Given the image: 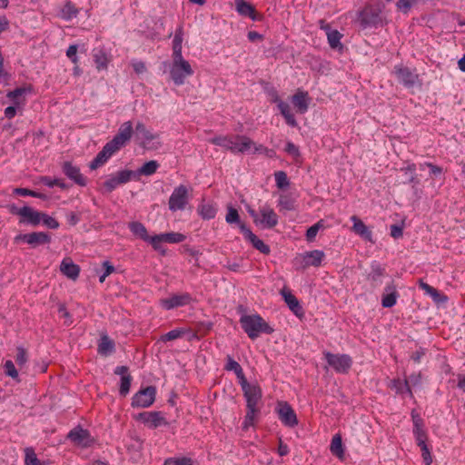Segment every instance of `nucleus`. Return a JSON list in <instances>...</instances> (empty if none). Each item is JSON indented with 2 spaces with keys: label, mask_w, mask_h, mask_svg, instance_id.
Here are the masks:
<instances>
[{
  "label": "nucleus",
  "mask_w": 465,
  "mask_h": 465,
  "mask_svg": "<svg viewBox=\"0 0 465 465\" xmlns=\"http://www.w3.org/2000/svg\"><path fill=\"white\" fill-rule=\"evenodd\" d=\"M155 396L156 388L154 386H147L134 394L131 405L133 408H148L153 404Z\"/></svg>",
  "instance_id": "6"
},
{
  "label": "nucleus",
  "mask_w": 465,
  "mask_h": 465,
  "mask_svg": "<svg viewBox=\"0 0 465 465\" xmlns=\"http://www.w3.org/2000/svg\"><path fill=\"white\" fill-rule=\"evenodd\" d=\"M272 102L277 104L278 109L284 117L286 124L292 127L297 126V121L291 111L290 105L280 98L278 93H275V99Z\"/></svg>",
  "instance_id": "24"
},
{
  "label": "nucleus",
  "mask_w": 465,
  "mask_h": 465,
  "mask_svg": "<svg viewBox=\"0 0 465 465\" xmlns=\"http://www.w3.org/2000/svg\"><path fill=\"white\" fill-rule=\"evenodd\" d=\"M194 461L189 457H172L167 458L163 465H193Z\"/></svg>",
  "instance_id": "48"
},
{
  "label": "nucleus",
  "mask_w": 465,
  "mask_h": 465,
  "mask_svg": "<svg viewBox=\"0 0 465 465\" xmlns=\"http://www.w3.org/2000/svg\"><path fill=\"white\" fill-rule=\"evenodd\" d=\"M25 465H42V462L37 458L33 448H26L25 450Z\"/></svg>",
  "instance_id": "51"
},
{
  "label": "nucleus",
  "mask_w": 465,
  "mask_h": 465,
  "mask_svg": "<svg viewBox=\"0 0 465 465\" xmlns=\"http://www.w3.org/2000/svg\"><path fill=\"white\" fill-rule=\"evenodd\" d=\"M284 150L287 153L294 157L300 156L299 148L292 142H287Z\"/></svg>",
  "instance_id": "64"
},
{
  "label": "nucleus",
  "mask_w": 465,
  "mask_h": 465,
  "mask_svg": "<svg viewBox=\"0 0 465 465\" xmlns=\"http://www.w3.org/2000/svg\"><path fill=\"white\" fill-rule=\"evenodd\" d=\"M224 368L226 371H232L234 373L242 369V366L236 361H234L230 355L227 356V362Z\"/></svg>",
  "instance_id": "60"
},
{
  "label": "nucleus",
  "mask_w": 465,
  "mask_h": 465,
  "mask_svg": "<svg viewBox=\"0 0 465 465\" xmlns=\"http://www.w3.org/2000/svg\"><path fill=\"white\" fill-rule=\"evenodd\" d=\"M151 243L152 247L160 252L163 255H165V250L163 248L162 243L163 242L160 234H156L154 236H149V239L146 241Z\"/></svg>",
  "instance_id": "52"
},
{
  "label": "nucleus",
  "mask_w": 465,
  "mask_h": 465,
  "mask_svg": "<svg viewBox=\"0 0 465 465\" xmlns=\"http://www.w3.org/2000/svg\"><path fill=\"white\" fill-rule=\"evenodd\" d=\"M189 201L188 189L185 185L180 184L173 191L168 206L172 212L184 210Z\"/></svg>",
  "instance_id": "7"
},
{
  "label": "nucleus",
  "mask_w": 465,
  "mask_h": 465,
  "mask_svg": "<svg viewBox=\"0 0 465 465\" xmlns=\"http://www.w3.org/2000/svg\"><path fill=\"white\" fill-rule=\"evenodd\" d=\"M419 286L420 289L425 291V292L429 295H430L434 302H440L447 300V297L443 294H441L437 289L430 286L427 282H424L422 280H420Z\"/></svg>",
  "instance_id": "36"
},
{
  "label": "nucleus",
  "mask_w": 465,
  "mask_h": 465,
  "mask_svg": "<svg viewBox=\"0 0 465 465\" xmlns=\"http://www.w3.org/2000/svg\"><path fill=\"white\" fill-rule=\"evenodd\" d=\"M28 356H27V351L19 346L16 348V356H15V362L19 366H23L27 362Z\"/></svg>",
  "instance_id": "56"
},
{
  "label": "nucleus",
  "mask_w": 465,
  "mask_h": 465,
  "mask_svg": "<svg viewBox=\"0 0 465 465\" xmlns=\"http://www.w3.org/2000/svg\"><path fill=\"white\" fill-rule=\"evenodd\" d=\"M77 49H78V46L76 45H69L67 51H66V55L67 57L71 60L72 63H74V64H77L78 62V59H77Z\"/></svg>",
  "instance_id": "62"
},
{
  "label": "nucleus",
  "mask_w": 465,
  "mask_h": 465,
  "mask_svg": "<svg viewBox=\"0 0 465 465\" xmlns=\"http://www.w3.org/2000/svg\"><path fill=\"white\" fill-rule=\"evenodd\" d=\"M262 218L259 219V225L262 228L272 229L278 224V215L269 206H264L260 209Z\"/></svg>",
  "instance_id": "23"
},
{
  "label": "nucleus",
  "mask_w": 465,
  "mask_h": 465,
  "mask_svg": "<svg viewBox=\"0 0 465 465\" xmlns=\"http://www.w3.org/2000/svg\"><path fill=\"white\" fill-rule=\"evenodd\" d=\"M385 292L381 298V305L384 308H391L396 304L399 297L396 286L393 283L388 284L385 287Z\"/></svg>",
  "instance_id": "30"
},
{
  "label": "nucleus",
  "mask_w": 465,
  "mask_h": 465,
  "mask_svg": "<svg viewBox=\"0 0 465 465\" xmlns=\"http://www.w3.org/2000/svg\"><path fill=\"white\" fill-rule=\"evenodd\" d=\"M239 322L242 329L252 341L262 333L272 334L274 331V329L258 313L242 315Z\"/></svg>",
  "instance_id": "2"
},
{
  "label": "nucleus",
  "mask_w": 465,
  "mask_h": 465,
  "mask_svg": "<svg viewBox=\"0 0 465 465\" xmlns=\"http://www.w3.org/2000/svg\"><path fill=\"white\" fill-rule=\"evenodd\" d=\"M236 139L240 141L239 147L236 149L240 153L249 152L252 148V145H254V142L248 136L236 134Z\"/></svg>",
  "instance_id": "44"
},
{
  "label": "nucleus",
  "mask_w": 465,
  "mask_h": 465,
  "mask_svg": "<svg viewBox=\"0 0 465 465\" xmlns=\"http://www.w3.org/2000/svg\"><path fill=\"white\" fill-rule=\"evenodd\" d=\"M5 373L6 376L13 378L19 381L18 371L14 364V362L10 360L6 361L4 364Z\"/></svg>",
  "instance_id": "53"
},
{
  "label": "nucleus",
  "mask_w": 465,
  "mask_h": 465,
  "mask_svg": "<svg viewBox=\"0 0 465 465\" xmlns=\"http://www.w3.org/2000/svg\"><path fill=\"white\" fill-rule=\"evenodd\" d=\"M278 416L280 420L287 427L293 428L298 424V419L295 411L286 401L279 402Z\"/></svg>",
  "instance_id": "14"
},
{
  "label": "nucleus",
  "mask_w": 465,
  "mask_h": 465,
  "mask_svg": "<svg viewBox=\"0 0 465 465\" xmlns=\"http://www.w3.org/2000/svg\"><path fill=\"white\" fill-rule=\"evenodd\" d=\"M94 61L95 63L96 68L98 70L106 69L109 58L107 57L106 53L103 49H94Z\"/></svg>",
  "instance_id": "39"
},
{
  "label": "nucleus",
  "mask_w": 465,
  "mask_h": 465,
  "mask_svg": "<svg viewBox=\"0 0 465 465\" xmlns=\"http://www.w3.org/2000/svg\"><path fill=\"white\" fill-rule=\"evenodd\" d=\"M242 392L246 400V414L242 422V430H247L253 425L255 416L260 412L258 404L262 400V391L261 387L255 383L242 389Z\"/></svg>",
  "instance_id": "1"
},
{
  "label": "nucleus",
  "mask_w": 465,
  "mask_h": 465,
  "mask_svg": "<svg viewBox=\"0 0 465 465\" xmlns=\"http://www.w3.org/2000/svg\"><path fill=\"white\" fill-rule=\"evenodd\" d=\"M136 420L146 424L150 429H156L162 425H168V421L161 411H143L134 416Z\"/></svg>",
  "instance_id": "12"
},
{
  "label": "nucleus",
  "mask_w": 465,
  "mask_h": 465,
  "mask_svg": "<svg viewBox=\"0 0 465 465\" xmlns=\"http://www.w3.org/2000/svg\"><path fill=\"white\" fill-rule=\"evenodd\" d=\"M389 387L392 391H395L397 394L408 393L411 398L413 397L412 391L409 385V381L406 379L403 381L401 379H393L391 381Z\"/></svg>",
  "instance_id": "33"
},
{
  "label": "nucleus",
  "mask_w": 465,
  "mask_h": 465,
  "mask_svg": "<svg viewBox=\"0 0 465 465\" xmlns=\"http://www.w3.org/2000/svg\"><path fill=\"white\" fill-rule=\"evenodd\" d=\"M31 91H32L31 85L17 87L13 91H9L7 93L6 96L13 102V104L15 105H19L20 104L19 97L27 93H31Z\"/></svg>",
  "instance_id": "41"
},
{
  "label": "nucleus",
  "mask_w": 465,
  "mask_h": 465,
  "mask_svg": "<svg viewBox=\"0 0 465 465\" xmlns=\"http://www.w3.org/2000/svg\"><path fill=\"white\" fill-rule=\"evenodd\" d=\"M424 427L425 426L413 427L412 432L418 446L427 444L428 434Z\"/></svg>",
  "instance_id": "47"
},
{
  "label": "nucleus",
  "mask_w": 465,
  "mask_h": 465,
  "mask_svg": "<svg viewBox=\"0 0 465 465\" xmlns=\"http://www.w3.org/2000/svg\"><path fill=\"white\" fill-rule=\"evenodd\" d=\"M135 133L138 139H142L140 146L146 150H156L161 146L160 142H154L158 138V134L151 133L144 124L139 122L135 126Z\"/></svg>",
  "instance_id": "8"
},
{
  "label": "nucleus",
  "mask_w": 465,
  "mask_h": 465,
  "mask_svg": "<svg viewBox=\"0 0 465 465\" xmlns=\"http://www.w3.org/2000/svg\"><path fill=\"white\" fill-rule=\"evenodd\" d=\"M192 296L188 292L174 294L169 298L161 300V305L165 310H172L177 307L188 305L192 302Z\"/></svg>",
  "instance_id": "18"
},
{
  "label": "nucleus",
  "mask_w": 465,
  "mask_h": 465,
  "mask_svg": "<svg viewBox=\"0 0 465 465\" xmlns=\"http://www.w3.org/2000/svg\"><path fill=\"white\" fill-rule=\"evenodd\" d=\"M351 220L353 222V232L361 236L363 240L373 242L372 232L370 230V228L355 215L351 217Z\"/></svg>",
  "instance_id": "28"
},
{
  "label": "nucleus",
  "mask_w": 465,
  "mask_h": 465,
  "mask_svg": "<svg viewBox=\"0 0 465 465\" xmlns=\"http://www.w3.org/2000/svg\"><path fill=\"white\" fill-rule=\"evenodd\" d=\"M79 14L78 8L73 4L71 1L66 2V4L62 7L60 12V17L65 21H69L74 17H76Z\"/></svg>",
  "instance_id": "37"
},
{
  "label": "nucleus",
  "mask_w": 465,
  "mask_h": 465,
  "mask_svg": "<svg viewBox=\"0 0 465 465\" xmlns=\"http://www.w3.org/2000/svg\"><path fill=\"white\" fill-rule=\"evenodd\" d=\"M197 213L203 220H211L215 217L217 209L213 203H203L198 205Z\"/></svg>",
  "instance_id": "34"
},
{
  "label": "nucleus",
  "mask_w": 465,
  "mask_h": 465,
  "mask_svg": "<svg viewBox=\"0 0 465 465\" xmlns=\"http://www.w3.org/2000/svg\"><path fill=\"white\" fill-rule=\"evenodd\" d=\"M51 235L45 232H34L30 233H20L14 238L15 243L25 242L32 248H35L41 244H46L51 242Z\"/></svg>",
  "instance_id": "10"
},
{
  "label": "nucleus",
  "mask_w": 465,
  "mask_h": 465,
  "mask_svg": "<svg viewBox=\"0 0 465 465\" xmlns=\"http://www.w3.org/2000/svg\"><path fill=\"white\" fill-rule=\"evenodd\" d=\"M322 223H323V221L321 220L307 229L305 235H306V240L308 242H312L315 239L319 230L323 227Z\"/></svg>",
  "instance_id": "54"
},
{
  "label": "nucleus",
  "mask_w": 465,
  "mask_h": 465,
  "mask_svg": "<svg viewBox=\"0 0 465 465\" xmlns=\"http://www.w3.org/2000/svg\"><path fill=\"white\" fill-rule=\"evenodd\" d=\"M240 231L243 234L245 240L249 241L252 247L263 254H269L271 249L263 241L259 239L245 224L240 226Z\"/></svg>",
  "instance_id": "20"
},
{
  "label": "nucleus",
  "mask_w": 465,
  "mask_h": 465,
  "mask_svg": "<svg viewBox=\"0 0 465 465\" xmlns=\"http://www.w3.org/2000/svg\"><path fill=\"white\" fill-rule=\"evenodd\" d=\"M386 274V269L380 262L373 261L371 263V271L366 276L371 288H377L382 283V279Z\"/></svg>",
  "instance_id": "17"
},
{
  "label": "nucleus",
  "mask_w": 465,
  "mask_h": 465,
  "mask_svg": "<svg viewBox=\"0 0 465 465\" xmlns=\"http://www.w3.org/2000/svg\"><path fill=\"white\" fill-rule=\"evenodd\" d=\"M63 173L79 186L86 185V178L81 173L79 167L73 165L71 162H64L62 165Z\"/></svg>",
  "instance_id": "21"
},
{
  "label": "nucleus",
  "mask_w": 465,
  "mask_h": 465,
  "mask_svg": "<svg viewBox=\"0 0 465 465\" xmlns=\"http://www.w3.org/2000/svg\"><path fill=\"white\" fill-rule=\"evenodd\" d=\"M236 139V135H219L212 138L210 143L221 146L225 150L232 152V142Z\"/></svg>",
  "instance_id": "35"
},
{
  "label": "nucleus",
  "mask_w": 465,
  "mask_h": 465,
  "mask_svg": "<svg viewBox=\"0 0 465 465\" xmlns=\"http://www.w3.org/2000/svg\"><path fill=\"white\" fill-rule=\"evenodd\" d=\"M67 438L74 444L84 448L90 447L94 442V439L90 432L87 430L83 429L81 426H76L71 430Z\"/></svg>",
  "instance_id": "13"
},
{
  "label": "nucleus",
  "mask_w": 465,
  "mask_h": 465,
  "mask_svg": "<svg viewBox=\"0 0 465 465\" xmlns=\"http://www.w3.org/2000/svg\"><path fill=\"white\" fill-rule=\"evenodd\" d=\"M235 7L242 16L249 17L252 21L262 19V15L256 11L255 7L245 0H235Z\"/></svg>",
  "instance_id": "22"
},
{
  "label": "nucleus",
  "mask_w": 465,
  "mask_h": 465,
  "mask_svg": "<svg viewBox=\"0 0 465 465\" xmlns=\"http://www.w3.org/2000/svg\"><path fill=\"white\" fill-rule=\"evenodd\" d=\"M292 103L300 114H304L308 110V93L297 92L292 97Z\"/></svg>",
  "instance_id": "32"
},
{
  "label": "nucleus",
  "mask_w": 465,
  "mask_h": 465,
  "mask_svg": "<svg viewBox=\"0 0 465 465\" xmlns=\"http://www.w3.org/2000/svg\"><path fill=\"white\" fill-rule=\"evenodd\" d=\"M394 73L399 82L407 88L413 87L419 78V75L407 66H395Z\"/></svg>",
  "instance_id": "16"
},
{
  "label": "nucleus",
  "mask_w": 465,
  "mask_h": 465,
  "mask_svg": "<svg viewBox=\"0 0 465 465\" xmlns=\"http://www.w3.org/2000/svg\"><path fill=\"white\" fill-rule=\"evenodd\" d=\"M162 240L163 242H169V243H179L185 240L186 236L180 232H165V233H160Z\"/></svg>",
  "instance_id": "45"
},
{
  "label": "nucleus",
  "mask_w": 465,
  "mask_h": 465,
  "mask_svg": "<svg viewBox=\"0 0 465 465\" xmlns=\"http://www.w3.org/2000/svg\"><path fill=\"white\" fill-rule=\"evenodd\" d=\"M60 271L67 278L76 280L80 273V267L74 263L70 258H64L61 262Z\"/></svg>",
  "instance_id": "29"
},
{
  "label": "nucleus",
  "mask_w": 465,
  "mask_h": 465,
  "mask_svg": "<svg viewBox=\"0 0 465 465\" xmlns=\"http://www.w3.org/2000/svg\"><path fill=\"white\" fill-rule=\"evenodd\" d=\"M135 177V172L131 170H122L117 172L115 174H112L109 178L104 182L103 187L105 193H112L119 185L124 184Z\"/></svg>",
  "instance_id": "9"
},
{
  "label": "nucleus",
  "mask_w": 465,
  "mask_h": 465,
  "mask_svg": "<svg viewBox=\"0 0 465 465\" xmlns=\"http://www.w3.org/2000/svg\"><path fill=\"white\" fill-rule=\"evenodd\" d=\"M41 216H43V212L35 211L30 206H24V213L22 218L19 219V223L35 227L40 224Z\"/></svg>",
  "instance_id": "25"
},
{
  "label": "nucleus",
  "mask_w": 465,
  "mask_h": 465,
  "mask_svg": "<svg viewBox=\"0 0 465 465\" xmlns=\"http://www.w3.org/2000/svg\"><path fill=\"white\" fill-rule=\"evenodd\" d=\"M183 333H184V331L183 329H174V330H172V331H168L167 333L162 335L160 340L162 341H173V340L181 338Z\"/></svg>",
  "instance_id": "55"
},
{
  "label": "nucleus",
  "mask_w": 465,
  "mask_h": 465,
  "mask_svg": "<svg viewBox=\"0 0 465 465\" xmlns=\"http://www.w3.org/2000/svg\"><path fill=\"white\" fill-rule=\"evenodd\" d=\"M358 21L361 28H377L387 24L386 18L382 17L381 10L371 5H366L358 13Z\"/></svg>",
  "instance_id": "3"
},
{
  "label": "nucleus",
  "mask_w": 465,
  "mask_h": 465,
  "mask_svg": "<svg viewBox=\"0 0 465 465\" xmlns=\"http://www.w3.org/2000/svg\"><path fill=\"white\" fill-rule=\"evenodd\" d=\"M391 229V236L394 239H399L402 237L403 234V225L400 224H392L390 227Z\"/></svg>",
  "instance_id": "63"
},
{
  "label": "nucleus",
  "mask_w": 465,
  "mask_h": 465,
  "mask_svg": "<svg viewBox=\"0 0 465 465\" xmlns=\"http://www.w3.org/2000/svg\"><path fill=\"white\" fill-rule=\"evenodd\" d=\"M193 70L188 61L183 58L173 59L170 68V77L175 85L180 86L185 79L193 74Z\"/></svg>",
  "instance_id": "4"
},
{
  "label": "nucleus",
  "mask_w": 465,
  "mask_h": 465,
  "mask_svg": "<svg viewBox=\"0 0 465 465\" xmlns=\"http://www.w3.org/2000/svg\"><path fill=\"white\" fill-rule=\"evenodd\" d=\"M274 178L276 182V186L281 190L286 189L290 185V181L288 179L287 173L283 171L275 172Z\"/></svg>",
  "instance_id": "49"
},
{
  "label": "nucleus",
  "mask_w": 465,
  "mask_h": 465,
  "mask_svg": "<svg viewBox=\"0 0 465 465\" xmlns=\"http://www.w3.org/2000/svg\"><path fill=\"white\" fill-rule=\"evenodd\" d=\"M421 450V456L423 459V461L425 465H431L432 463V457L430 455V450L427 444H423L421 446H419Z\"/></svg>",
  "instance_id": "59"
},
{
  "label": "nucleus",
  "mask_w": 465,
  "mask_h": 465,
  "mask_svg": "<svg viewBox=\"0 0 465 465\" xmlns=\"http://www.w3.org/2000/svg\"><path fill=\"white\" fill-rule=\"evenodd\" d=\"M324 257L325 254L322 251L313 250L305 252V254L303 255V262L305 266L319 267L322 264V262Z\"/></svg>",
  "instance_id": "31"
},
{
  "label": "nucleus",
  "mask_w": 465,
  "mask_h": 465,
  "mask_svg": "<svg viewBox=\"0 0 465 465\" xmlns=\"http://www.w3.org/2000/svg\"><path fill=\"white\" fill-rule=\"evenodd\" d=\"M114 373L115 375H120L121 376V381H120V387H119V394L122 397H125L129 393V391H130L131 383H132V381H133V377L129 373V368L127 366H124V365L123 366H117L114 369Z\"/></svg>",
  "instance_id": "19"
},
{
  "label": "nucleus",
  "mask_w": 465,
  "mask_h": 465,
  "mask_svg": "<svg viewBox=\"0 0 465 465\" xmlns=\"http://www.w3.org/2000/svg\"><path fill=\"white\" fill-rule=\"evenodd\" d=\"M133 134L134 128L132 122H124L121 124L117 134L109 141V143L119 151L131 140Z\"/></svg>",
  "instance_id": "11"
},
{
  "label": "nucleus",
  "mask_w": 465,
  "mask_h": 465,
  "mask_svg": "<svg viewBox=\"0 0 465 465\" xmlns=\"http://www.w3.org/2000/svg\"><path fill=\"white\" fill-rule=\"evenodd\" d=\"M213 328V323L211 322H200L197 325L196 333L194 334L195 337L199 338L197 333L200 334L201 337L206 335Z\"/></svg>",
  "instance_id": "58"
},
{
  "label": "nucleus",
  "mask_w": 465,
  "mask_h": 465,
  "mask_svg": "<svg viewBox=\"0 0 465 465\" xmlns=\"http://www.w3.org/2000/svg\"><path fill=\"white\" fill-rule=\"evenodd\" d=\"M396 7L399 11L406 15L409 14V12L411 11V4L410 0H398L396 2Z\"/></svg>",
  "instance_id": "61"
},
{
  "label": "nucleus",
  "mask_w": 465,
  "mask_h": 465,
  "mask_svg": "<svg viewBox=\"0 0 465 465\" xmlns=\"http://www.w3.org/2000/svg\"><path fill=\"white\" fill-rule=\"evenodd\" d=\"M284 302L288 305L289 309L298 317H302L304 314L302 306L300 304L299 300L286 289L281 291Z\"/></svg>",
  "instance_id": "26"
},
{
  "label": "nucleus",
  "mask_w": 465,
  "mask_h": 465,
  "mask_svg": "<svg viewBox=\"0 0 465 465\" xmlns=\"http://www.w3.org/2000/svg\"><path fill=\"white\" fill-rule=\"evenodd\" d=\"M130 231L135 236H138L143 241L146 242L149 239V234L147 232L146 227L140 222H132L128 225Z\"/></svg>",
  "instance_id": "38"
},
{
  "label": "nucleus",
  "mask_w": 465,
  "mask_h": 465,
  "mask_svg": "<svg viewBox=\"0 0 465 465\" xmlns=\"http://www.w3.org/2000/svg\"><path fill=\"white\" fill-rule=\"evenodd\" d=\"M41 222H43V223L49 229H57L59 227V223L45 213H43Z\"/></svg>",
  "instance_id": "57"
},
{
  "label": "nucleus",
  "mask_w": 465,
  "mask_h": 465,
  "mask_svg": "<svg viewBox=\"0 0 465 465\" xmlns=\"http://www.w3.org/2000/svg\"><path fill=\"white\" fill-rule=\"evenodd\" d=\"M159 167V163L157 161L151 160L149 162H146L143 163L138 170L135 172L136 175H145L150 176L156 173L157 169Z\"/></svg>",
  "instance_id": "40"
},
{
  "label": "nucleus",
  "mask_w": 465,
  "mask_h": 465,
  "mask_svg": "<svg viewBox=\"0 0 465 465\" xmlns=\"http://www.w3.org/2000/svg\"><path fill=\"white\" fill-rule=\"evenodd\" d=\"M115 351V342L107 334H102L97 345V352L107 357Z\"/></svg>",
  "instance_id": "27"
},
{
  "label": "nucleus",
  "mask_w": 465,
  "mask_h": 465,
  "mask_svg": "<svg viewBox=\"0 0 465 465\" xmlns=\"http://www.w3.org/2000/svg\"><path fill=\"white\" fill-rule=\"evenodd\" d=\"M331 453L338 457L342 458L344 455V449H343V443L342 439L340 434H336L333 436L331 442Z\"/></svg>",
  "instance_id": "42"
},
{
  "label": "nucleus",
  "mask_w": 465,
  "mask_h": 465,
  "mask_svg": "<svg viewBox=\"0 0 465 465\" xmlns=\"http://www.w3.org/2000/svg\"><path fill=\"white\" fill-rule=\"evenodd\" d=\"M278 205L281 209L293 211L295 209V201L289 195H281Z\"/></svg>",
  "instance_id": "50"
},
{
  "label": "nucleus",
  "mask_w": 465,
  "mask_h": 465,
  "mask_svg": "<svg viewBox=\"0 0 465 465\" xmlns=\"http://www.w3.org/2000/svg\"><path fill=\"white\" fill-rule=\"evenodd\" d=\"M341 37L342 35L338 30H331L327 34L328 43L332 49L342 47L341 43Z\"/></svg>",
  "instance_id": "46"
},
{
  "label": "nucleus",
  "mask_w": 465,
  "mask_h": 465,
  "mask_svg": "<svg viewBox=\"0 0 465 465\" xmlns=\"http://www.w3.org/2000/svg\"><path fill=\"white\" fill-rule=\"evenodd\" d=\"M225 221L229 224H237V226L240 228L241 225L245 224L241 221L240 214L232 205L227 206V213L225 216Z\"/></svg>",
  "instance_id": "43"
},
{
  "label": "nucleus",
  "mask_w": 465,
  "mask_h": 465,
  "mask_svg": "<svg viewBox=\"0 0 465 465\" xmlns=\"http://www.w3.org/2000/svg\"><path fill=\"white\" fill-rule=\"evenodd\" d=\"M327 363L339 373H347L352 365V359L348 354H334L324 352Z\"/></svg>",
  "instance_id": "5"
},
{
  "label": "nucleus",
  "mask_w": 465,
  "mask_h": 465,
  "mask_svg": "<svg viewBox=\"0 0 465 465\" xmlns=\"http://www.w3.org/2000/svg\"><path fill=\"white\" fill-rule=\"evenodd\" d=\"M118 150L107 142L96 156L90 162L89 168L95 170L104 165Z\"/></svg>",
  "instance_id": "15"
}]
</instances>
